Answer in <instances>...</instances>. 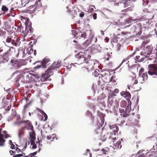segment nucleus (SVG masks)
Returning <instances> with one entry per match:
<instances>
[{
  "label": "nucleus",
  "mask_w": 157,
  "mask_h": 157,
  "mask_svg": "<svg viewBox=\"0 0 157 157\" xmlns=\"http://www.w3.org/2000/svg\"><path fill=\"white\" fill-rule=\"evenodd\" d=\"M90 41V43L93 42V43H95L97 41V39L96 37L92 35L91 37L90 40H89Z\"/></svg>",
  "instance_id": "nucleus-32"
},
{
  "label": "nucleus",
  "mask_w": 157,
  "mask_h": 157,
  "mask_svg": "<svg viewBox=\"0 0 157 157\" xmlns=\"http://www.w3.org/2000/svg\"><path fill=\"white\" fill-rule=\"evenodd\" d=\"M11 55L10 53L3 54L2 55H0V59L4 63L7 62L10 59V56Z\"/></svg>",
  "instance_id": "nucleus-12"
},
{
  "label": "nucleus",
  "mask_w": 157,
  "mask_h": 157,
  "mask_svg": "<svg viewBox=\"0 0 157 157\" xmlns=\"http://www.w3.org/2000/svg\"><path fill=\"white\" fill-rule=\"evenodd\" d=\"M92 74L95 77H97L99 75L98 72L96 71H95Z\"/></svg>",
  "instance_id": "nucleus-43"
},
{
  "label": "nucleus",
  "mask_w": 157,
  "mask_h": 157,
  "mask_svg": "<svg viewBox=\"0 0 157 157\" xmlns=\"http://www.w3.org/2000/svg\"><path fill=\"white\" fill-rule=\"evenodd\" d=\"M122 118H121L120 117L117 118V122L119 123V125H122L125 122V121L123 119H121Z\"/></svg>",
  "instance_id": "nucleus-30"
},
{
  "label": "nucleus",
  "mask_w": 157,
  "mask_h": 157,
  "mask_svg": "<svg viewBox=\"0 0 157 157\" xmlns=\"http://www.w3.org/2000/svg\"><path fill=\"white\" fill-rule=\"evenodd\" d=\"M91 52L88 49L85 50L84 52H81L76 56V57L78 60V62L80 64L86 63V69L89 71L94 69L98 65V61L95 59H90Z\"/></svg>",
  "instance_id": "nucleus-1"
},
{
  "label": "nucleus",
  "mask_w": 157,
  "mask_h": 157,
  "mask_svg": "<svg viewBox=\"0 0 157 157\" xmlns=\"http://www.w3.org/2000/svg\"><path fill=\"white\" fill-rule=\"evenodd\" d=\"M121 94L122 96L125 97L126 99L128 100V101H130V99L131 98V95L130 94L128 91H123L121 93Z\"/></svg>",
  "instance_id": "nucleus-15"
},
{
  "label": "nucleus",
  "mask_w": 157,
  "mask_h": 157,
  "mask_svg": "<svg viewBox=\"0 0 157 157\" xmlns=\"http://www.w3.org/2000/svg\"><path fill=\"white\" fill-rule=\"evenodd\" d=\"M11 108L10 106H8L7 108L6 109V111H9Z\"/></svg>",
  "instance_id": "nucleus-62"
},
{
  "label": "nucleus",
  "mask_w": 157,
  "mask_h": 157,
  "mask_svg": "<svg viewBox=\"0 0 157 157\" xmlns=\"http://www.w3.org/2000/svg\"><path fill=\"white\" fill-rule=\"evenodd\" d=\"M21 78V76L19 75L17 77V79L15 82V84L17 86H19L20 85L19 81Z\"/></svg>",
  "instance_id": "nucleus-34"
},
{
  "label": "nucleus",
  "mask_w": 157,
  "mask_h": 157,
  "mask_svg": "<svg viewBox=\"0 0 157 157\" xmlns=\"http://www.w3.org/2000/svg\"><path fill=\"white\" fill-rule=\"evenodd\" d=\"M139 75L140 76L138 79L140 83H144L145 81L147 79V76L146 72L143 73L141 75H140V74Z\"/></svg>",
  "instance_id": "nucleus-13"
},
{
  "label": "nucleus",
  "mask_w": 157,
  "mask_h": 157,
  "mask_svg": "<svg viewBox=\"0 0 157 157\" xmlns=\"http://www.w3.org/2000/svg\"><path fill=\"white\" fill-rule=\"evenodd\" d=\"M61 61H58L57 62H55L52 64V66L53 67H54L55 69L58 68L61 66Z\"/></svg>",
  "instance_id": "nucleus-19"
},
{
  "label": "nucleus",
  "mask_w": 157,
  "mask_h": 157,
  "mask_svg": "<svg viewBox=\"0 0 157 157\" xmlns=\"http://www.w3.org/2000/svg\"><path fill=\"white\" fill-rule=\"evenodd\" d=\"M35 1L36 0H29L26 1L25 2V5L29 4V6L28 8L29 10H30L32 13L34 12V10L36 8L34 4H33Z\"/></svg>",
  "instance_id": "nucleus-10"
},
{
  "label": "nucleus",
  "mask_w": 157,
  "mask_h": 157,
  "mask_svg": "<svg viewBox=\"0 0 157 157\" xmlns=\"http://www.w3.org/2000/svg\"><path fill=\"white\" fill-rule=\"evenodd\" d=\"M16 114L17 113L16 110L13 109L12 110V113L11 116L10 117L8 118V120L9 121H11L12 120L13 118H14L16 116Z\"/></svg>",
  "instance_id": "nucleus-18"
},
{
  "label": "nucleus",
  "mask_w": 157,
  "mask_h": 157,
  "mask_svg": "<svg viewBox=\"0 0 157 157\" xmlns=\"http://www.w3.org/2000/svg\"><path fill=\"white\" fill-rule=\"evenodd\" d=\"M21 123H25V125L24 126L18 130V134L20 139H21V137L23 135L24 130L25 129L31 131L33 130V126L31 122L29 120L22 121Z\"/></svg>",
  "instance_id": "nucleus-2"
},
{
  "label": "nucleus",
  "mask_w": 157,
  "mask_h": 157,
  "mask_svg": "<svg viewBox=\"0 0 157 157\" xmlns=\"http://www.w3.org/2000/svg\"><path fill=\"white\" fill-rule=\"evenodd\" d=\"M29 27H26L25 30H23V34L24 36L23 40L24 41H25V39L24 38L29 33Z\"/></svg>",
  "instance_id": "nucleus-21"
},
{
  "label": "nucleus",
  "mask_w": 157,
  "mask_h": 157,
  "mask_svg": "<svg viewBox=\"0 0 157 157\" xmlns=\"http://www.w3.org/2000/svg\"><path fill=\"white\" fill-rule=\"evenodd\" d=\"M128 59V58H125V59H124L122 62L120 64V65H119V67H120L122 64L124 63V62L127 61Z\"/></svg>",
  "instance_id": "nucleus-44"
},
{
  "label": "nucleus",
  "mask_w": 157,
  "mask_h": 157,
  "mask_svg": "<svg viewBox=\"0 0 157 157\" xmlns=\"http://www.w3.org/2000/svg\"><path fill=\"white\" fill-rule=\"evenodd\" d=\"M30 137L29 138L30 140L31 144H35L34 141L36 139L35 136L33 134H31V132H29Z\"/></svg>",
  "instance_id": "nucleus-24"
},
{
  "label": "nucleus",
  "mask_w": 157,
  "mask_h": 157,
  "mask_svg": "<svg viewBox=\"0 0 157 157\" xmlns=\"http://www.w3.org/2000/svg\"><path fill=\"white\" fill-rule=\"evenodd\" d=\"M101 131L100 129H96L95 130L94 132V135L97 136L98 137H101Z\"/></svg>",
  "instance_id": "nucleus-25"
},
{
  "label": "nucleus",
  "mask_w": 157,
  "mask_h": 157,
  "mask_svg": "<svg viewBox=\"0 0 157 157\" xmlns=\"http://www.w3.org/2000/svg\"><path fill=\"white\" fill-rule=\"evenodd\" d=\"M2 129L1 128H0V136H2L3 135H4V134H2Z\"/></svg>",
  "instance_id": "nucleus-64"
},
{
  "label": "nucleus",
  "mask_w": 157,
  "mask_h": 157,
  "mask_svg": "<svg viewBox=\"0 0 157 157\" xmlns=\"http://www.w3.org/2000/svg\"><path fill=\"white\" fill-rule=\"evenodd\" d=\"M2 10L3 11L6 12L8 10V9L5 6H2Z\"/></svg>",
  "instance_id": "nucleus-40"
},
{
  "label": "nucleus",
  "mask_w": 157,
  "mask_h": 157,
  "mask_svg": "<svg viewBox=\"0 0 157 157\" xmlns=\"http://www.w3.org/2000/svg\"><path fill=\"white\" fill-rule=\"evenodd\" d=\"M13 9L12 8L10 9V13L8 14V15L9 16H10V14H11L12 13L13 11Z\"/></svg>",
  "instance_id": "nucleus-48"
},
{
  "label": "nucleus",
  "mask_w": 157,
  "mask_h": 157,
  "mask_svg": "<svg viewBox=\"0 0 157 157\" xmlns=\"http://www.w3.org/2000/svg\"><path fill=\"white\" fill-rule=\"evenodd\" d=\"M110 129L111 130L110 134L111 136H110V138H112V140H116V137H113V135H116V133L119 130L118 127L116 124L110 125L109 126Z\"/></svg>",
  "instance_id": "nucleus-6"
},
{
  "label": "nucleus",
  "mask_w": 157,
  "mask_h": 157,
  "mask_svg": "<svg viewBox=\"0 0 157 157\" xmlns=\"http://www.w3.org/2000/svg\"><path fill=\"white\" fill-rule=\"evenodd\" d=\"M37 154V151H35L33 153H31L30 154L32 156V157H33L34 155H35Z\"/></svg>",
  "instance_id": "nucleus-58"
},
{
  "label": "nucleus",
  "mask_w": 157,
  "mask_h": 157,
  "mask_svg": "<svg viewBox=\"0 0 157 157\" xmlns=\"http://www.w3.org/2000/svg\"><path fill=\"white\" fill-rule=\"evenodd\" d=\"M129 113L125 111L123 114L121 115V116H122L123 117H126L128 115Z\"/></svg>",
  "instance_id": "nucleus-42"
},
{
  "label": "nucleus",
  "mask_w": 157,
  "mask_h": 157,
  "mask_svg": "<svg viewBox=\"0 0 157 157\" xmlns=\"http://www.w3.org/2000/svg\"><path fill=\"white\" fill-rule=\"evenodd\" d=\"M115 94H117L119 93V90L118 89H115L114 91H113Z\"/></svg>",
  "instance_id": "nucleus-54"
},
{
  "label": "nucleus",
  "mask_w": 157,
  "mask_h": 157,
  "mask_svg": "<svg viewBox=\"0 0 157 157\" xmlns=\"http://www.w3.org/2000/svg\"><path fill=\"white\" fill-rule=\"evenodd\" d=\"M136 78L135 77L132 78V85L136 84L138 83V81L137 79H136Z\"/></svg>",
  "instance_id": "nucleus-36"
},
{
  "label": "nucleus",
  "mask_w": 157,
  "mask_h": 157,
  "mask_svg": "<svg viewBox=\"0 0 157 157\" xmlns=\"http://www.w3.org/2000/svg\"><path fill=\"white\" fill-rule=\"evenodd\" d=\"M10 148L12 149H14L15 148V146L13 144H11Z\"/></svg>",
  "instance_id": "nucleus-59"
},
{
  "label": "nucleus",
  "mask_w": 157,
  "mask_h": 157,
  "mask_svg": "<svg viewBox=\"0 0 157 157\" xmlns=\"http://www.w3.org/2000/svg\"><path fill=\"white\" fill-rule=\"evenodd\" d=\"M21 121L19 122L17 121V122H14V124H15L16 125H20V124L22 123H21Z\"/></svg>",
  "instance_id": "nucleus-51"
},
{
  "label": "nucleus",
  "mask_w": 157,
  "mask_h": 157,
  "mask_svg": "<svg viewBox=\"0 0 157 157\" xmlns=\"http://www.w3.org/2000/svg\"><path fill=\"white\" fill-rule=\"evenodd\" d=\"M42 115H43L44 117V120H43V119H42L41 120L42 121H45L47 120L48 119V116L44 112V113H43L42 114Z\"/></svg>",
  "instance_id": "nucleus-39"
},
{
  "label": "nucleus",
  "mask_w": 157,
  "mask_h": 157,
  "mask_svg": "<svg viewBox=\"0 0 157 157\" xmlns=\"http://www.w3.org/2000/svg\"><path fill=\"white\" fill-rule=\"evenodd\" d=\"M98 85H100L101 83V81L102 79L101 77L99 76L98 78Z\"/></svg>",
  "instance_id": "nucleus-45"
},
{
  "label": "nucleus",
  "mask_w": 157,
  "mask_h": 157,
  "mask_svg": "<svg viewBox=\"0 0 157 157\" xmlns=\"http://www.w3.org/2000/svg\"><path fill=\"white\" fill-rule=\"evenodd\" d=\"M121 107L124 108L126 106V102L124 101H121Z\"/></svg>",
  "instance_id": "nucleus-38"
},
{
  "label": "nucleus",
  "mask_w": 157,
  "mask_h": 157,
  "mask_svg": "<svg viewBox=\"0 0 157 157\" xmlns=\"http://www.w3.org/2000/svg\"><path fill=\"white\" fill-rule=\"evenodd\" d=\"M31 145H33L32 148L33 149H35L37 147V146H36V145L35 144H31Z\"/></svg>",
  "instance_id": "nucleus-60"
},
{
  "label": "nucleus",
  "mask_w": 157,
  "mask_h": 157,
  "mask_svg": "<svg viewBox=\"0 0 157 157\" xmlns=\"http://www.w3.org/2000/svg\"><path fill=\"white\" fill-rule=\"evenodd\" d=\"M85 156L84 157H91L92 155L90 152V150L89 149H87L86 151L85 152V154H84Z\"/></svg>",
  "instance_id": "nucleus-33"
},
{
  "label": "nucleus",
  "mask_w": 157,
  "mask_h": 157,
  "mask_svg": "<svg viewBox=\"0 0 157 157\" xmlns=\"http://www.w3.org/2000/svg\"><path fill=\"white\" fill-rule=\"evenodd\" d=\"M20 40L17 37V34L15 32H13L7 37L6 42L8 43L11 42L13 45L16 46L19 43Z\"/></svg>",
  "instance_id": "nucleus-3"
},
{
  "label": "nucleus",
  "mask_w": 157,
  "mask_h": 157,
  "mask_svg": "<svg viewBox=\"0 0 157 157\" xmlns=\"http://www.w3.org/2000/svg\"><path fill=\"white\" fill-rule=\"evenodd\" d=\"M50 76L49 74L46 73L45 71L44 73H43L41 75L40 80L41 81L44 82L47 80Z\"/></svg>",
  "instance_id": "nucleus-17"
},
{
  "label": "nucleus",
  "mask_w": 157,
  "mask_h": 157,
  "mask_svg": "<svg viewBox=\"0 0 157 157\" xmlns=\"http://www.w3.org/2000/svg\"><path fill=\"white\" fill-rule=\"evenodd\" d=\"M148 73L151 75H157V64H151L148 66Z\"/></svg>",
  "instance_id": "nucleus-7"
},
{
  "label": "nucleus",
  "mask_w": 157,
  "mask_h": 157,
  "mask_svg": "<svg viewBox=\"0 0 157 157\" xmlns=\"http://www.w3.org/2000/svg\"><path fill=\"white\" fill-rule=\"evenodd\" d=\"M119 110L120 113H124V109H122L121 108H119Z\"/></svg>",
  "instance_id": "nucleus-56"
},
{
  "label": "nucleus",
  "mask_w": 157,
  "mask_h": 157,
  "mask_svg": "<svg viewBox=\"0 0 157 157\" xmlns=\"http://www.w3.org/2000/svg\"><path fill=\"white\" fill-rule=\"evenodd\" d=\"M11 64L13 68L17 69L21 66L25 65L26 63L23 60L17 59L13 58L11 60Z\"/></svg>",
  "instance_id": "nucleus-4"
},
{
  "label": "nucleus",
  "mask_w": 157,
  "mask_h": 157,
  "mask_svg": "<svg viewBox=\"0 0 157 157\" xmlns=\"http://www.w3.org/2000/svg\"><path fill=\"white\" fill-rule=\"evenodd\" d=\"M55 70L54 67H53L52 66L49 67L48 69L46 71V73L49 75L50 76L53 74V72Z\"/></svg>",
  "instance_id": "nucleus-22"
},
{
  "label": "nucleus",
  "mask_w": 157,
  "mask_h": 157,
  "mask_svg": "<svg viewBox=\"0 0 157 157\" xmlns=\"http://www.w3.org/2000/svg\"><path fill=\"white\" fill-rule=\"evenodd\" d=\"M79 36L81 38H85L86 37V35L85 33H82V32H77L76 29H73L71 30V32L70 33L69 37L71 38H78Z\"/></svg>",
  "instance_id": "nucleus-5"
},
{
  "label": "nucleus",
  "mask_w": 157,
  "mask_h": 157,
  "mask_svg": "<svg viewBox=\"0 0 157 157\" xmlns=\"http://www.w3.org/2000/svg\"><path fill=\"white\" fill-rule=\"evenodd\" d=\"M41 0H36V2L34 3L36 7H42V3Z\"/></svg>",
  "instance_id": "nucleus-26"
},
{
  "label": "nucleus",
  "mask_w": 157,
  "mask_h": 157,
  "mask_svg": "<svg viewBox=\"0 0 157 157\" xmlns=\"http://www.w3.org/2000/svg\"><path fill=\"white\" fill-rule=\"evenodd\" d=\"M86 116H87L88 117H91L92 113L90 111H89L88 110H87L86 112Z\"/></svg>",
  "instance_id": "nucleus-41"
},
{
  "label": "nucleus",
  "mask_w": 157,
  "mask_h": 157,
  "mask_svg": "<svg viewBox=\"0 0 157 157\" xmlns=\"http://www.w3.org/2000/svg\"><path fill=\"white\" fill-rule=\"evenodd\" d=\"M43 64H42V63H41L40 65L37 66L36 67H35V68L36 69H38L40 67L43 68Z\"/></svg>",
  "instance_id": "nucleus-46"
},
{
  "label": "nucleus",
  "mask_w": 157,
  "mask_h": 157,
  "mask_svg": "<svg viewBox=\"0 0 157 157\" xmlns=\"http://www.w3.org/2000/svg\"><path fill=\"white\" fill-rule=\"evenodd\" d=\"M55 138L56 140L58 139V138L56 137V135L54 134H52V135H49L47 136V139L48 140L51 139L53 140Z\"/></svg>",
  "instance_id": "nucleus-28"
},
{
  "label": "nucleus",
  "mask_w": 157,
  "mask_h": 157,
  "mask_svg": "<svg viewBox=\"0 0 157 157\" xmlns=\"http://www.w3.org/2000/svg\"><path fill=\"white\" fill-rule=\"evenodd\" d=\"M114 4L115 6H124V7H126L128 6V2L127 1H119L118 2L114 3Z\"/></svg>",
  "instance_id": "nucleus-14"
},
{
  "label": "nucleus",
  "mask_w": 157,
  "mask_h": 157,
  "mask_svg": "<svg viewBox=\"0 0 157 157\" xmlns=\"http://www.w3.org/2000/svg\"><path fill=\"white\" fill-rule=\"evenodd\" d=\"M140 58V56H136L135 59L136 60H137L140 62H142L143 61L144 59V58H142L140 59L139 60V59Z\"/></svg>",
  "instance_id": "nucleus-37"
},
{
  "label": "nucleus",
  "mask_w": 157,
  "mask_h": 157,
  "mask_svg": "<svg viewBox=\"0 0 157 157\" xmlns=\"http://www.w3.org/2000/svg\"><path fill=\"white\" fill-rule=\"evenodd\" d=\"M113 146H115L116 148H118L119 147L120 145V147H121V145H120L121 144V142L120 141H118L116 143H115V141L113 140Z\"/></svg>",
  "instance_id": "nucleus-29"
},
{
  "label": "nucleus",
  "mask_w": 157,
  "mask_h": 157,
  "mask_svg": "<svg viewBox=\"0 0 157 157\" xmlns=\"http://www.w3.org/2000/svg\"><path fill=\"white\" fill-rule=\"evenodd\" d=\"M131 102L130 101H128V105L127 106L126 108L125 109V111L127 112V113H129L131 110Z\"/></svg>",
  "instance_id": "nucleus-27"
},
{
  "label": "nucleus",
  "mask_w": 157,
  "mask_h": 157,
  "mask_svg": "<svg viewBox=\"0 0 157 157\" xmlns=\"http://www.w3.org/2000/svg\"><path fill=\"white\" fill-rule=\"evenodd\" d=\"M94 48V53H97L100 52L101 50V48L100 45L94 46L92 47Z\"/></svg>",
  "instance_id": "nucleus-23"
},
{
  "label": "nucleus",
  "mask_w": 157,
  "mask_h": 157,
  "mask_svg": "<svg viewBox=\"0 0 157 157\" xmlns=\"http://www.w3.org/2000/svg\"><path fill=\"white\" fill-rule=\"evenodd\" d=\"M37 154V151H35L33 153H31L30 154L32 156V157H33L34 155H35Z\"/></svg>",
  "instance_id": "nucleus-57"
},
{
  "label": "nucleus",
  "mask_w": 157,
  "mask_h": 157,
  "mask_svg": "<svg viewBox=\"0 0 157 157\" xmlns=\"http://www.w3.org/2000/svg\"><path fill=\"white\" fill-rule=\"evenodd\" d=\"M152 50V47L151 45H148L145 48L143 49L140 54L147 57L151 53Z\"/></svg>",
  "instance_id": "nucleus-8"
},
{
  "label": "nucleus",
  "mask_w": 157,
  "mask_h": 157,
  "mask_svg": "<svg viewBox=\"0 0 157 157\" xmlns=\"http://www.w3.org/2000/svg\"><path fill=\"white\" fill-rule=\"evenodd\" d=\"M106 78H108V79H106L105 82H112L115 83L116 82V79H115L116 77L114 76H112V77H110V73H109V75L106 77Z\"/></svg>",
  "instance_id": "nucleus-16"
},
{
  "label": "nucleus",
  "mask_w": 157,
  "mask_h": 157,
  "mask_svg": "<svg viewBox=\"0 0 157 157\" xmlns=\"http://www.w3.org/2000/svg\"><path fill=\"white\" fill-rule=\"evenodd\" d=\"M16 117H17V119L19 120V119H20V116L19 115H17L16 114Z\"/></svg>",
  "instance_id": "nucleus-63"
},
{
  "label": "nucleus",
  "mask_w": 157,
  "mask_h": 157,
  "mask_svg": "<svg viewBox=\"0 0 157 157\" xmlns=\"http://www.w3.org/2000/svg\"><path fill=\"white\" fill-rule=\"evenodd\" d=\"M49 60L48 59H44L43 60L42 64H43V68H44L46 67V64L49 62Z\"/></svg>",
  "instance_id": "nucleus-31"
},
{
  "label": "nucleus",
  "mask_w": 157,
  "mask_h": 157,
  "mask_svg": "<svg viewBox=\"0 0 157 157\" xmlns=\"http://www.w3.org/2000/svg\"><path fill=\"white\" fill-rule=\"evenodd\" d=\"M90 41L89 40H87L86 41L83 43L82 44V47L81 49H84L90 44Z\"/></svg>",
  "instance_id": "nucleus-20"
},
{
  "label": "nucleus",
  "mask_w": 157,
  "mask_h": 157,
  "mask_svg": "<svg viewBox=\"0 0 157 157\" xmlns=\"http://www.w3.org/2000/svg\"><path fill=\"white\" fill-rule=\"evenodd\" d=\"M36 78V76L33 74L29 72L27 73L25 77V79L27 81L33 82L35 81V79Z\"/></svg>",
  "instance_id": "nucleus-11"
},
{
  "label": "nucleus",
  "mask_w": 157,
  "mask_h": 157,
  "mask_svg": "<svg viewBox=\"0 0 157 157\" xmlns=\"http://www.w3.org/2000/svg\"><path fill=\"white\" fill-rule=\"evenodd\" d=\"M10 153L11 155H12L13 154H14L15 153L16 151L12 150H10Z\"/></svg>",
  "instance_id": "nucleus-52"
},
{
  "label": "nucleus",
  "mask_w": 157,
  "mask_h": 157,
  "mask_svg": "<svg viewBox=\"0 0 157 157\" xmlns=\"http://www.w3.org/2000/svg\"><path fill=\"white\" fill-rule=\"evenodd\" d=\"M84 12H82L81 13H80L79 16L81 17H82L84 16Z\"/></svg>",
  "instance_id": "nucleus-61"
},
{
  "label": "nucleus",
  "mask_w": 157,
  "mask_h": 157,
  "mask_svg": "<svg viewBox=\"0 0 157 157\" xmlns=\"http://www.w3.org/2000/svg\"><path fill=\"white\" fill-rule=\"evenodd\" d=\"M28 105H25V106H24V110H23V112L24 113H25V112L26 109L28 107Z\"/></svg>",
  "instance_id": "nucleus-49"
},
{
  "label": "nucleus",
  "mask_w": 157,
  "mask_h": 157,
  "mask_svg": "<svg viewBox=\"0 0 157 157\" xmlns=\"http://www.w3.org/2000/svg\"><path fill=\"white\" fill-rule=\"evenodd\" d=\"M93 17L94 19L95 20L97 19V14L95 13H94L93 14Z\"/></svg>",
  "instance_id": "nucleus-55"
},
{
  "label": "nucleus",
  "mask_w": 157,
  "mask_h": 157,
  "mask_svg": "<svg viewBox=\"0 0 157 157\" xmlns=\"http://www.w3.org/2000/svg\"><path fill=\"white\" fill-rule=\"evenodd\" d=\"M2 132L5 134V135L0 136V147H3L5 145L6 140L3 138L4 137L5 139H6L10 137V135L7 133V132L6 131H3Z\"/></svg>",
  "instance_id": "nucleus-9"
},
{
  "label": "nucleus",
  "mask_w": 157,
  "mask_h": 157,
  "mask_svg": "<svg viewBox=\"0 0 157 157\" xmlns=\"http://www.w3.org/2000/svg\"><path fill=\"white\" fill-rule=\"evenodd\" d=\"M22 156H23V155L19 154L17 155H15L13 157H20Z\"/></svg>",
  "instance_id": "nucleus-47"
},
{
  "label": "nucleus",
  "mask_w": 157,
  "mask_h": 157,
  "mask_svg": "<svg viewBox=\"0 0 157 157\" xmlns=\"http://www.w3.org/2000/svg\"><path fill=\"white\" fill-rule=\"evenodd\" d=\"M32 28L30 27V28L29 27V35H31V33L33 32V30L32 29Z\"/></svg>",
  "instance_id": "nucleus-50"
},
{
  "label": "nucleus",
  "mask_w": 157,
  "mask_h": 157,
  "mask_svg": "<svg viewBox=\"0 0 157 157\" xmlns=\"http://www.w3.org/2000/svg\"><path fill=\"white\" fill-rule=\"evenodd\" d=\"M109 150V148L107 147H105L104 148L102 149L101 151L102 153L104 154H106L107 153Z\"/></svg>",
  "instance_id": "nucleus-35"
},
{
  "label": "nucleus",
  "mask_w": 157,
  "mask_h": 157,
  "mask_svg": "<svg viewBox=\"0 0 157 157\" xmlns=\"http://www.w3.org/2000/svg\"><path fill=\"white\" fill-rule=\"evenodd\" d=\"M37 110L38 111L40 112L42 114H43V113H44V112L43 110L40 109L38 108Z\"/></svg>",
  "instance_id": "nucleus-53"
}]
</instances>
